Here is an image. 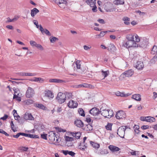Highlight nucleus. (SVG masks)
<instances>
[{
	"mask_svg": "<svg viewBox=\"0 0 157 157\" xmlns=\"http://www.w3.org/2000/svg\"><path fill=\"white\" fill-rule=\"evenodd\" d=\"M126 38L128 41L123 43V46L126 48L130 47L137 48L139 47L137 43L140 41L139 37L136 34H128Z\"/></svg>",
	"mask_w": 157,
	"mask_h": 157,
	"instance_id": "obj_1",
	"label": "nucleus"
},
{
	"mask_svg": "<svg viewBox=\"0 0 157 157\" xmlns=\"http://www.w3.org/2000/svg\"><path fill=\"white\" fill-rule=\"evenodd\" d=\"M48 138L50 141L51 142H54L55 143H59L61 141V138H59L56 133L53 131H51L48 133Z\"/></svg>",
	"mask_w": 157,
	"mask_h": 157,
	"instance_id": "obj_2",
	"label": "nucleus"
},
{
	"mask_svg": "<svg viewBox=\"0 0 157 157\" xmlns=\"http://www.w3.org/2000/svg\"><path fill=\"white\" fill-rule=\"evenodd\" d=\"M100 113L101 114L105 117L110 118L113 115V113L112 110L110 109H104L103 108L100 109Z\"/></svg>",
	"mask_w": 157,
	"mask_h": 157,
	"instance_id": "obj_3",
	"label": "nucleus"
},
{
	"mask_svg": "<svg viewBox=\"0 0 157 157\" xmlns=\"http://www.w3.org/2000/svg\"><path fill=\"white\" fill-rule=\"evenodd\" d=\"M133 74L134 71L132 69L128 70L122 74L119 77V79L121 80H122L126 77H129L132 76Z\"/></svg>",
	"mask_w": 157,
	"mask_h": 157,
	"instance_id": "obj_4",
	"label": "nucleus"
},
{
	"mask_svg": "<svg viewBox=\"0 0 157 157\" xmlns=\"http://www.w3.org/2000/svg\"><path fill=\"white\" fill-rule=\"evenodd\" d=\"M127 126H122L119 128L117 130V134L121 138H124L125 134V131Z\"/></svg>",
	"mask_w": 157,
	"mask_h": 157,
	"instance_id": "obj_5",
	"label": "nucleus"
},
{
	"mask_svg": "<svg viewBox=\"0 0 157 157\" xmlns=\"http://www.w3.org/2000/svg\"><path fill=\"white\" fill-rule=\"evenodd\" d=\"M65 97V94L59 92L58 93L56 99L59 103L62 104L66 100Z\"/></svg>",
	"mask_w": 157,
	"mask_h": 157,
	"instance_id": "obj_6",
	"label": "nucleus"
},
{
	"mask_svg": "<svg viewBox=\"0 0 157 157\" xmlns=\"http://www.w3.org/2000/svg\"><path fill=\"white\" fill-rule=\"evenodd\" d=\"M151 53L153 55L155 54L153 58L151 60V63H154L157 61V47L156 46H154L151 52Z\"/></svg>",
	"mask_w": 157,
	"mask_h": 157,
	"instance_id": "obj_7",
	"label": "nucleus"
},
{
	"mask_svg": "<svg viewBox=\"0 0 157 157\" xmlns=\"http://www.w3.org/2000/svg\"><path fill=\"white\" fill-rule=\"evenodd\" d=\"M34 94V91L33 89L31 87H29L26 91V96L28 98L32 97Z\"/></svg>",
	"mask_w": 157,
	"mask_h": 157,
	"instance_id": "obj_8",
	"label": "nucleus"
},
{
	"mask_svg": "<svg viewBox=\"0 0 157 157\" xmlns=\"http://www.w3.org/2000/svg\"><path fill=\"white\" fill-rule=\"evenodd\" d=\"M116 117L117 119H118L124 118L126 117L125 113L122 110L119 111L117 112Z\"/></svg>",
	"mask_w": 157,
	"mask_h": 157,
	"instance_id": "obj_9",
	"label": "nucleus"
},
{
	"mask_svg": "<svg viewBox=\"0 0 157 157\" xmlns=\"http://www.w3.org/2000/svg\"><path fill=\"white\" fill-rule=\"evenodd\" d=\"M100 113L99 109L96 108H93L90 111V113L94 116L98 115Z\"/></svg>",
	"mask_w": 157,
	"mask_h": 157,
	"instance_id": "obj_10",
	"label": "nucleus"
},
{
	"mask_svg": "<svg viewBox=\"0 0 157 157\" xmlns=\"http://www.w3.org/2000/svg\"><path fill=\"white\" fill-rule=\"evenodd\" d=\"M135 67L139 70H142L144 67L143 62L140 61L137 62L135 64Z\"/></svg>",
	"mask_w": 157,
	"mask_h": 157,
	"instance_id": "obj_11",
	"label": "nucleus"
},
{
	"mask_svg": "<svg viewBox=\"0 0 157 157\" xmlns=\"http://www.w3.org/2000/svg\"><path fill=\"white\" fill-rule=\"evenodd\" d=\"M78 103L73 100L70 101L67 104L68 106L70 108H74L77 107Z\"/></svg>",
	"mask_w": 157,
	"mask_h": 157,
	"instance_id": "obj_12",
	"label": "nucleus"
},
{
	"mask_svg": "<svg viewBox=\"0 0 157 157\" xmlns=\"http://www.w3.org/2000/svg\"><path fill=\"white\" fill-rule=\"evenodd\" d=\"M109 149L113 152L119 151L120 149L114 146L110 145L108 147Z\"/></svg>",
	"mask_w": 157,
	"mask_h": 157,
	"instance_id": "obj_13",
	"label": "nucleus"
},
{
	"mask_svg": "<svg viewBox=\"0 0 157 157\" xmlns=\"http://www.w3.org/2000/svg\"><path fill=\"white\" fill-rule=\"evenodd\" d=\"M61 152L65 155L68 154L72 157L75 156V152L72 151H69L68 150H62L61 151Z\"/></svg>",
	"mask_w": 157,
	"mask_h": 157,
	"instance_id": "obj_14",
	"label": "nucleus"
},
{
	"mask_svg": "<svg viewBox=\"0 0 157 157\" xmlns=\"http://www.w3.org/2000/svg\"><path fill=\"white\" fill-rule=\"evenodd\" d=\"M24 118L26 120H34V118L32 115L30 113H25L24 116Z\"/></svg>",
	"mask_w": 157,
	"mask_h": 157,
	"instance_id": "obj_15",
	"label": "nucleus"
},
{
	"mask_svg": "<svg viewBox=\"0 0 157 157\" xmlns=\"http://www.w3.org/2000/svg\"><path fill=\"white\" fill-rule=\"evenodd\" d=\"M108 50L111 52H114L116 50V48L113 44H110L107 47Z\"/></svg>",
	"mask_w": 157,
	"mask_h": 157,
	"instance_id": "obj_16",
	"label": "nucleus"
},
{
	"mask_svg": "<svg viewBox=\"0 0 157 157\" xmlns=\"http://www.w3.org/2000/svg\"><path fill=\"white\" fill-rule=\"evenodd\" d=\"M56 2L60 5V7L63 8V5L66 6L67 2L64 0H56Z\"/></svg>",
	"mask_w": 157,
	"mask_h": 157,
	"instance_id": "obj_17",
	"label": "nucleus"
},
{
	"mask_svg": "<svg viewBox=\"0 0 157 157\" xmlns=\"http://www.w3.org/2000/svg\"><path fill=\"white\" fill-rule=\"evenodd\" d=\"M86 2L87 4L89 5L91 7L94 6L96 3V0H87L86 1Z\"/></svg>",
	"mask_w": 157,
	"mask_h": 157,
	"instance_id": "obj_18",
	"label": "nucleus"
},
{
	"mask_svg": "<svg viewBox=\"0 0 157 157\" xmlns=\"http://www.w3.org/2000/svg\"><path fill=\"white\" fill-rule=\"evenodd\" d=\"M75 124L78 127H82L83 126V123L80 120H77L75 121Z\"/></svg>",
	"mask_w": 157,
	"mask_h": 157,
	"instance_id": "obj_19",
	"label": "nucleus"
},
{
	"mask_svg": "<svg viewBox=\"0 0 157 157\" xmlns=\"http://www.w3.org/2000/svg\"><path fill=\"white\" fill-rule=\"evenodd\" d=\"M45 96L49 98H52L54 97L53 94L51 91L47 90L46 91Z\"/></svg>",
	"mask_w": 157,
	"mask_h": 157,
	"instance_id": "obj_20",
	"label": "nucleus"
},
{
	"mask_svg": "<svg viewBox=\"0 0 157 157\" xmlns=\"http://www.w3.org/2000/svg\"><path fill=\"white\" fill-rule=\"evenodd\" d=\"M92 87L93 86L91 85L86 83L79 84L78 86V88L86 87L91 88H92Z\"/></svg>",
	"mask_w": 157,
	"mask_h": 157,
	"instance_id": "obj_21",
	"label": "nucleus"
},
{
	"mask_svg": "<svg viewBox=\"0 0 157 157\" xmlns=\"http://www.w3.org/2000/svg\"><path fill=\"white\" fill-rule=\"evenodd\" d=\"M39 11V10L36 8H33L31 10V16L33 17Z\"/></svg>",
	"mask_w": 157,
	"mask_h": 157,
	"instance_id": "obj_22",
	"label": "nucleus"
},
{
	"mask_svg": "<svg viewBox=\"0 0 157 157\" xmlns=\"http://www.w3.org/2000/svg\"><path fill=\"white\" fill-rule=\"evenodd\" d=\"M31 81L37 82L42 83L43 82L44 80L43 78H41L34 77Z\"/></svg>",
	"mask_w": 157,
	"mask_h": 157,
	"instance_id": "obj_23",
	"label": "nucleus"
},
{
	"mask_svg": "<svg viewBox=\"0 0 157 157\" xmlns=\"http://www.w3.org/2000/svg\"><path fill=\"white\" fill-rule=\"evenodd\" d=\"M141 96L138 94H135L132 95V98L136 101H140L141 100Z\"/></svg>",
	"mask_w": 157,
	"mask_h": 157,
	"instance_id": "obj_24",
	"label": "nucleus"
},
{
	"mask_svg": "<svg viewBox=\"0 0 157 157\" xmlns=\"http://www.w3.org/2000/svg\"><path fill=\"white\" fill-rule=\"evenodd\" d=\"M91 146L95 149H98L100 147L99 144L90 141V142Z\"/></svg>",
	"mask_w": 157,
	"mask_h": 157,
	"instance_id": "obj_25",
	"label": "nucleus"
},
{
	"mask_svg": "<svg viewBox=\"0 0 157 157\" xmlns=\"http://www.w3.org/2000/svg\"><path fill=\"white\" fill-rule=\"evenodd\" d=\"M72 134L73 137H75L77 139H79L81 135L80 132H76L75 133L72 132Z\"/></svg>",
	"mask_w": 157,
	"mask_h": 157,
	"instance_id": "obj_26",
	"label": "nucleus"
},
{
	"mask_svg": "<svg viewBox=\"0 0 157 157\" xmlns=\"http://www.w3.org/2000/svg\"><path fill=\"white\" fill-rule=\"evenodd\" d=\"M49 82H50L61 83L63 82V81L57 79H51L49 80Z\"/></svg>",
	"mask_w": 157,
	"mask_h": 157,
	"instance_id": "obj_27",
	"label": "nucleus"
},
{
	"mask_svg": "<svg viewBox=\"0 0 157 157\" xmlns=\"http://www.w3.org/2000/svg\"><path fill=\"white\" fill-rule=\"evenodd\" d=\"M20 75L21 76H34L35 75V74L34 73H25L22 72L20 74Z\"/></svg>",
	"mask_w": 157,
	"mask_h": 157,
	"instance_id": "obj_28",
	"label": "nucleus"
},
{
	"mask_svg": "<svg viewBox=\"0 0 157 157\" xmlns=\"http://www.w3.org/2000/svg\"><path fill=\"white\" fill-rule=\"evenodd\" d=\"M122 20L124 21V23L126 25H128L130 23L129 22L130 19L129 18L127 17H124L123 18Z\"/></svg>",
	"mask_w": 157,
	"mask_h": 157,
	"instance_id": "obj_29",
	"label": "nucleus"
},
{
	"mask_svg": "<svg viewBox=\"0 0 157 157\" xmlns=\"http://www.w3.org/2000/svg\"><path fill=\"white\" fill-rule=\"evenodd\" d=\"M113 2L116 5H123L124 3V0H115Z\"/></svg>",
	"mask_w": 157,
	"mask_h": 157,
	"instance_id": "obj_30",
	"label": "nucleus"
},
{
	"mask_svg": "<svg viewBox=\"0 0 157 157\" xmlns=\"http://www.w3.org/2000/svg\"><path fill=\"white\" fill-rule=\"evenodd\" d=\"M116 95L117 96H120L122 97H126L129 95L128 94H125L124 93H121L119 91L116 93Z\"/></svg>",
	"mask_w": 157,
	"mask_h": 157,
	"instance_id": "obj_31",
	"label": "nucleus"
},
{
	"mask_svg": "<svg viewBox=\"0 0 157 157\" xmlns=\"http://www.w3.org/2000/svg\"><path fill=\"white\" fill-rule=\"evenodd\" d=\"M155 119L153 117L148 116L147 117V122H152L155 121Z\"/></svg>",
	"mask_w": 157,
	"mask_h": 157,
	"instance_id": "obj_32",
	"label": "nucleus"
},
{
	"mask_svg": "<svg viewBox=\"0 0 157 157\" xmlns=\"http://www.w3.org/2000/svg\"><path fill=\"white\" fill-rule=\"evenodd\" d=\"M36 106L42 109L46 110L47 109V108L43 105L41 104H38L36 105Z\"/></svg>",
	"mask_w": 157,
	"mask_h": 157,
	"instance_id": "obj_33",
	"label": "nucleus"
},
{
	"mask_svg": "<svg viewBox=\"0 0 157 157\" xmlns=\"http://www.w3.org/2000/svg\"><path fill=\"white\" fill-rule=\"evenodd\" d=\"M102 75L104 76V79L107 77L109 74V72L108 71H104L103 70H101Z\"/></svg>",
	"mask_w": 157,
	"mask_h": 157,
	"instance_id": "obj_34",
	"label": "nucleus"
},
{
	"mask_svg": "<svg viewBox=\"0 0 157 157\" xmlns=\"http://www.w3.org/2000/svg\"><path fill=\"white\" fill-rule=\"evenodd\" d=\"M65 99L66 100L70 99L72 98V94L70 93H66L65 94Z\"/></svg>",
	"mask_w": 157,
	"mask_h": 157,
	"instance_id": "obj_35",
	"label": "nucleus"
},
{
	"mask_svg": "<svg viewBox=\"0 0 157 157\" xmlns=\"http://www.w3.org/2000/svg\"><path fill=\"white\" fill-rule=\"evenodd\" d=\"M108 153V151L106 149H104V150L101 149L99 151V154L100 155H104L107 154Z\"/></svg>",
	"mask_w": 157,
	"mask_h": 157,
	"instance_id": "obj_36",
	"label": "nucleus"
},
{
	"mask_svg": "<svg viewBox=\"0 0 157 157\" xmlns=\"http://www.w3.org/2000/svg\"><path fill=\"white\" fill-rule=\"evenodd\" d=\"M81 143H80L79 146V149L82 150L84 151L87 147L86 144H83V145L82 146L81 145Z\"/></svg>",
	"mask_w": 157,
	"mask_h": 157,
	"instance_id": "obj_37",
	"label": "nucleus"
},
{
	"mask_svg": "<svg viewBox=\"0 0 157 157\" xmlns=\"http://www.w3.org/2000/svg\"><path fill=\"white\" fill-rule=\"evenodd\" d=\"M78 112L81 116L84 117L85 116V114L84 113V111L82 108H80L78 109Z\"/></svg>",
	"mask_w": 157,
	"mask_h": 157,
	"instance_id": "obj_38",
	"label": "nucleus"
},
{
	"mask_svg": "<svg viewBox=\"0 0 157 157\" xmlns=\"http://www.w3.org/2000/svg\"><path fill=\"white\" fill-rule=\"evenodd\" d=\"M135 132L137 134H138L139 132V126L138 125H135L133 127Z\"/></svg>",
	"mask_w": 157,
	"mask_h": 157,
	"instance_id": "obj_39",
	"label": "nucleus"
},
{
	"mask_svg": "<svg viewBox=\"0 0 157 157\" xmlns=\"http://www.w3.org/2000/svg\"><path fill=\"white\" fill-rule=\"evenodd\" d=\"M110 31H103V32H101L100 33V34L99 35H96V36H98V37H99V36H101V37H103V36L105 35V34L108 32H109Z\"/></svg>",
	"mask_w": 157,
	"mask_h": 157,
	"instance_id": "obj_40",
	"label": "nucleus"
},
{
	"mask_svg": "<svg viewBox=\"0 0 157 157\" xmlns=\"http://www.w3.org/2000/svg\"><path fill=\"white\" fill-rule=\"evenodd\" d=\"M65 139L66 141H67V142H71L73 140V139L72 137H70L68 136H66L65 137Z\"/></svg>",
	"mask_w": 157,
	"mask_h": 157,
	"instance_id": "obj_41",
	"label": "nucleus"
},
{
	"mask_svg": "<svg viewBox=\"0 0 157 157\" xmlns=\"http://www.w3.org/2000/svg\"><path fill=\"white\" fill-rule=\"evenodd\" d=\"M28 149V147L23 146L19 147V150L21 151H27Z\"/></svg>",
	"mask_w": 157,
	"mask_h": 157,
	"instance_id": "obj_42",
	"label": "nucleus"
},
{
	"mask_svg": "<svg viewBox=\"0 0 157 157\" xmlns=\"http://www.w3.org/2000/svg\"><path fill=\"white\" fill-rule=\"evenodd\" d=\"M58 40V39L55 37H52L50 38V40L51 43H54Z\"/></svg>",
	"mask_w": 157,
	"mask_h": 157,
	"instance_id": "obj_43",
	"label": "nucleus"
},
{
	"mask_svg": "<svg viewBox=\"0 0 157 157\" xmlns=\"http://www.w3.org/2000/svg\"><path fill=\"white\" fill-rule=\"evenodd\" d=\"M80 61L79 60H77L75 62V64L76 65V67L77 69H80Z\"/></svg>",
	"mask_w": 157,
	"mask_h": 157,
	"instance_id": "obj_44",
	"label": "nucleus"
},
{
	"mask_svg": "<svg viewBox=\"0 0 157 157\" xmlns=\"http://www.w3.org/2000/svg\"><path fill=\"white\" fill-rule=\"evenodd\" d=\"M36 47L38 49L41 51L43 50L44 49V48L42 46L39 44H37V45H36Z\"/></svg>",
	"mask_w": 157,
	"mask_h": 157,
	"instance_id": "obj_45",
	"label": "nucleus"
},
{
	"mask_svg": "<svg viewBox=\"0 0 157 157\" xmlns=\"http://www.w3.org/2000/svg\"><path fill=\"white\" fill-rule=\"evenodd\" d=\"M86 70L85 68L84 69L83 68H80V69H79V71H78L81 74H82L83 73H86Z\"/></svg>",
	"mask_w": 157,
	"mask_h": 157,
	"instance_id": "obj_46",
	"label": "nucleus"
},
{
	"mask_svg": "<svg viewBox=\"0 0 157 157\" xmlns=\"http://www.w3.org/2000/svg\"><path fill=\"white\" fill-rule=\"evenodd\" d=\"M112 125L111 124L108 123V124L105 126V128L107 130H111L112 128Z\"/></svg>",
	"mask_w": 157,
	"mask_h": 157,
	"instance_id": "obj_47",
	"label": "nucleus"
},
{
	"mask_svg": "<svg viewBox=\"0 0 157 157\" xmlns=\"http://www.w3.org/2000/svg\"><path fill=\"white\" fill-rule=\"evenodd\" d=\"M131 154L133 155H137L138 154L139 151H135L133 150H132L131 152H129Z\"/></svg>",
	"mask_w": 157,
	"mask_h": 157,
	"instance_id": "obj_48",
	"label": "nucleus"
},
{
	"mask_svg": "<svg viewBox=\"0 0 157 157\" xmlns=\"http://www.w3.org/2000/svg\"><path fill=\"white\" fill-rule=\"evenodd\" d=\"M44 33H45L48 36H51V34L50 32L47 29H45L44 30Z\"/></svg>",
	"mask_w": 157,
	"mask_h": 157,
	"instance_id": "obj_49",
	"label": "nucleus"
},
{
	"mask_svg": "<svg viewBox=\"0 0 157 157\" xmlns=\"http://www.w3.org/2000/svg\"><path fill=\"white\" fill-rule=\"evenodd\" d=\"M30 44L31 46H36L37 44L35 41L31 40L30 41Z\"/></svg>",
	"mask_w": 157,
	"mask_h": 157,
	"instance_id": "obj_50",
	"label": "nucleus"
},
{
	"mask_svg": "<svg viewBox=\"0 0 157 157\" xmlns=\"http://www.w3.org/2000/svg\"><path fill=\"white\" fill-rule=\"evenodd\" d=\"M141 42L142 43V44H141L140 45L139 44V47H144L146 44L145 41L144 40H143V41Z\"/></svg>",
	"mask_w": 157,
	"mask_h": 157,
	"instance_id": "obj_51",
	"label": "nucleus"
},
{
	"mask_svg": "<svg viewBox=\"0 0 157 157\" xmlns=\"http://www.w3.org/2000/svg\"><path fill=\"white\" fill-rule=\"evenodd\" d=\"M29 137L33 138H38V136L36 135L30 134L29 135Z\"/></svg>",
	"mask_w": 157,
	"mask_h": 157,
	"instance_id": "obj_52",
	"label": "nucleus"
},
{
	"mask_svg": "<svg viewBox=\"0 0 157 157\" xmlns=\"http://www.w3.org/2000/svg\"><path fill=\"white\" fill-rule=\"evenodd\" d=\"M47 134H41V137L42 139H43L44 140H47Z\"/></svg>",
	"mask_w": 157,
	"mask_h": 157,
	"instance_id": "obj_53",
	"label": "nucleus"
},
{
	"mask_svg": "<svg viewBox=\"0 0 157 157\" xmlns=\"http://www.w3.org/2000/svg\"><path fill=\"white\" fill-rule=\"evenodd\" d=\"M147 117H140V120L143 121H146L147 122Z\"/></svg>",
	"mask_w": 157,
	"mask_h": 157,
	"instance_id": "obj_54",
	"label": "nucleus"
},
{
	"mask_svg": "<svg viewBox=\"0 0 157 157\" xmlns=\"http://www.w3.org/2000/svg\"><path fill=\"white\" fill-rule=\"evenodd\" d=\"M89 116H87L86 118V121L88 123H90L91 122V119L89 117Z\"/></svg>",
	"mask_w": 157,
	"mask_h": 157,
	"instance_id": "obj_55",
	"label": "nucleus"
},
{
	"mask_svg": "<svg viewBox=\"0 0 157 157\" xmlns=\"http://www.w3.org/2000/svg\"><path fill=\"white\" fill-rule=\"evenodd\" d=\"M8 116L7 115L5 114L4 116L0 118L3 121L6 120V119L8 118Z\"/></svg>",
	"mask_w": 157,
	"mask_h": 157,
	"instance_id": "obj_56",
	"label": "nucleus"
},
{
	"mask_svg": "<svg viewBox=\"0 0 157 157\" xmlns=\"http://www.w3.org/2000/svg\"><path fill=\"white\" fill-rule=\"evenodd\" d=\"M149 126L148 125H144L141 127V128L143 129H146L148 128Z\"/></svg>",
	"mask_w": 157,
	"mask_h": 157,
	"instance_id": "obj_57",
	"label": "nucleus"
},
{
	"mask_svg": "<svg viewBox=\"0 0 157 157\" xmlns=\"http://www.w3.org/2000/svg\"><path fill=\"white\" fill-rule=\"evenodd\" d=\"M16 99L18 101H20L21 100V99L20 97L19 96H16L14 97H13V99Z\"/></svg>",
	"mask_w": 157,
	"mask_h": 157,
	"instance_id": "obj_58",
	"label": "nucleus"
},
{
	"mask_svg": "<svg viewBox=\"0 0 157 157\" xmlns=\"http://www.w3.org/2000/svg\"><path fill=\"white\" fill-rule=\"evenodd\" d=\"M39 29L41 32V33L43 34V32H44V29L42 27L41 25H39Z\"/></svg>",
	"mask_w": 157,
	"mask_h": 157,
	"instance_id": "obj_59",
	"label": "nucleus"
},
{
	"mask_svg": "<svg viewBox=\"0 0 157 157\" xmlns=\"http://www.w3.org/2000/svg\"><path fill=\"white\" fill-rule=\"evenodd\" d=\"M66 144L67 146L70 147L72 146V145H73V143L71 142H66Z\"/></svg>",
	"mask_w": 157,
	"mask_h": 157,
	"instance_id": "obj_60",
	"label": "nucleus"
},
{
	"mask_svg": "<svg viewBox=\"0 0 157 157\" xmlns=\"http://www.w3.org/2000/svg\"><path fill=\"white\" fill-rule=\"evenodd\" d=\"M20 94V91L19 90L17 92H16V93H14V94L13 95V97H15V96H20V95H19Z\"/></svg>",
	"mask_w": 157,
	"mask_h": 157,
	"instance_id": "obj_61",
	"label": "nucleus"
},
{
	"mask_svg": "<svg viewBox=\"0 0 157 157\" xmlns=\"http://www.w3.org/2000/svg\"><path fill=\"white\" fill-rule=\"evenodd\" d=\"M93 7L92 9V10L94 12H96L97 11V6L95 5V4L94 6H93V7Z\"/></svg>",
	"mask_w": 157,
	"mask_h": 157,
	"instance_id": "obj_62",
	"label": "nucleus"
},
{
	"mask_svg": "<svg viewBox=\"0 0 157 157\" xmlns=\"http://www.w3.org/2000/svg\"><path fill=\"white\" fill-rule=\"evenodd\" d=\"M20 132L18 133H17V134L16 135H13V136L15 138H17L19 137L20 136Z\"/></svg>",
	"mask_w": 157,
	"mask_h": 157,
	"instance_id": "obj_63",
	"label": "nucleus"
},
{
	"mask_svg": "<svg viewBox=\"0 0 157 157\" xmlns=\"http://www.w3.org/2000/svg\"><path fill=\"white\" fill-rule=\"evenodd\" d=\"M98 21L100 23L104 24L105 23L104 21L102 19H99Z\"/></svg>",
	"mask_w": 157,
	"mask_h": 157,
	"instance_id": "obj_64",
	"label": "nucleus"
}]
</instances>
